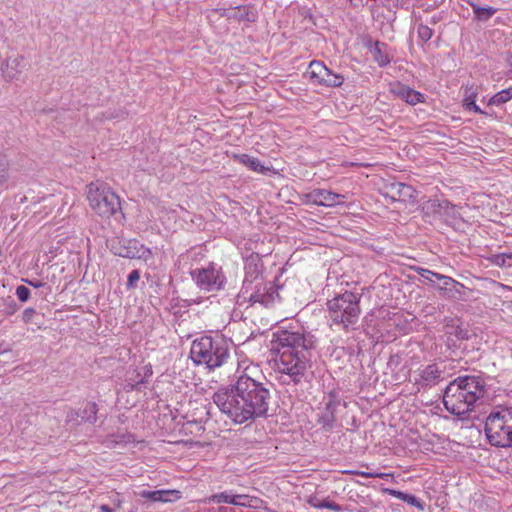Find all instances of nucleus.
Segmentation results:
<instances>
[{"instance_id": "obj_30", "label": "nucleus", "mask_w": 512, "mask_h": 512, "mask_svg": "<svg viewBox=\"0 0 512 512\" xmlns=\"http://www.w3.org/2000/svg\"><path fill=\"white\" fill-rule=\"evenodd\" d=\"M235 158L240 163L249 167L253 171L264 173L267 170L258 158L249 156L247 154L236 155Z\"/></svg>"}, {"instance_id": "obj_21", "label": "nucleus", "mask_w": 512, "mask_h": 512, "mask_svg": "<svg viewBox=\"0 0 512 512\" xmlns=\"http://www.w3.org/2000/svg\"><path fill=\"white\" fill-rule=\"evenodd\" d=\"M189 406L190 408L184 416V418L187 420V423L199 424L206 422L209 419L210 413L206 404L195 401L190 402Z\"/></svg>"}, {"instance_id": "obj_11", "label": "nucleus", "mask_w": 512, "mask_h": 512, "mask_svg": "<svg viewBox=\"0 0 512 512\" xmlns=\"http://www.w3.org/2000/svg\"><path fill=\"white\" fill-rule=\"evenodd\" d=\"M436 279L442 282L441 285L436 286L442 296L458 301L468 299L471 290L465 287L464 284L443 274L436 275Z\"/></svg>"}, {"instance_id": "obj_4", "label": "nucleus", "mask_w": 512, "mask_h": 512, "mask_svg": "<svg viewBox=\"0 0 512 512\" xmlns=\"http://www.w3.org/2000/svg\"><path fill=\"white\" fill-rule=\"evenodd\" d=\"M360 300L361 295L351 291H345L328 300L326 305L331 323L346 332L355 329L361 314Z\"/></svg>"}, {"instance_id": "obj_3", "label": "nucleus", "mask_w": 512, "mask_h": 512, "mask_svg": "<svg viewBox=\"0 0 512 512\" xmlns=\"http://www.w3.org/2000/svg\"><path fill=\"white\" fill-rule=\"evenodd\" d=\"M190 357L196 365L204 364L209 370H214L229 360V344L223 337L205 335L192 342Z\"/></svg>"}, {"instance_id": "obj_24", "label": "nucleus", "mask_w": 512, "mask_h": 512, "mask_svg": "<svg viewBox=\"0 0 512 512\" xmlns=\"http://www.w3.org/2000/svg\"><path fill=\"white\" fill-rule=\"evenodd\" d=\"M247 495L242 494H230L228 492H222L218 494H214L210 497V501L214 503H229L233 505H246V502L244 500H247Z\"/></svg>"}, {"instance_id": "obj_49", "label": "nucleus", "mask_w": 512, "mask_h": 512, "mask_svg": "<svg viewBox=\"0 0 512 512\" xmlns=\"http://www.w3.org/2000/svg\"><path fill=\"white\" fill-rule=\"evenodd\" d=\"M143 383H145L144 379L137 381V384H143Z\"/></svg>"}, {"instance_id": "obj_38", "label": "nucleus", "mask_w": 512, "mask_h": 512, "mask_svg": "<svg viewBox=\"0 0 512 512\" xmlns=\"http://www.w3.org/2000/svg\"><path fill=\"white\" fill-rule=\"evenodd\" d=\"M340 404V400L334 394H330L328 401L325 403V412H332L335 415L336 409Z\"/></svg>"}, {"instance_id": "obj_37", "label": "nucleus", "mask_w": 512, "mask_h": 512, "mask_svg": "<svg viewBox=\"0 0 512 512\" xmlns=\"http://www.w3.org/2000/svg\"><path fill=\"white\" fill-rule=\"evenodd\" d=\"M417 33L418 37L424 42L429 41L433 36V30L427 25L423 24L418 25Z\"/></svg>"}, {"instance_id": "obj_43", "label": "nucleus", "mask_w": 512, "mask_h": 512, "mask_svg": "<svg viewBox=\"0 0 512 512\" xmlns=\"http://www.w3.org/2000/svg\"><path fill=\"white\" fill-rule=\"evenodd\" d=\"M24 282H26L28 285L34 287V288H40V287H44L46 286V283L42 282V281H39V280H29V279H25L23 280Z\"/></svg>"}, {"instance_id": "obj_2", "label": "nucleus", "mask_w": 512, "mask_h": 512, "mask_svg": "<svg viewBox=\"0 0 512 512\" xmlns=\"http://www.w3.org/2000/svg\"><path fill=\"white\" fill-rule=\"evenodd\" d=\"M314 343V336L310 333L288 330L274 333L272 349L278 356L275 364L278 371L287 377L282 379L283 384L308 382Z\"/></svg>"}, {"instance_id": "obj_40", "label": "nucleus", "mask_w": 512, "mask_h": 512, "mask_svg": "<svg viewBox=\"0 0 512 512\" xmlns=\"http://www.w3.org/2000/svg\"><path fill=\"white\" fill-rule=\"evenodd\" d=\"M140 279V272L139 270H132L129 275H128V279H127V288L128 289H133L136 287V284L137 282L139 281Z\"/></svg>"}, {"instance_id": "obj_19", "label": "nucleus", "mask_w": 512, "mask_h": 512, "mask_svg": "<svg viewBox=\"0 0 512 512\" xmlns=\"http://www.w3.org/2000/svg\"><path fill=\"white\" fill-rule=\"evenodd\" d=\"M141 498L147 499L152 502H174L181 498V492L174 489H163V490H143L139 492Z\"/></svg>"}, {"instance_id": "obj_39", "label": "nucleus", "mask_w": 512, "mask_h": 512, "mask_svg": "<svg viewBox=\"0 0 512 512\" xmlns=\"http://www.w3.org/2000/svg\"><path fill=\"white\" fill-rule=\"evenodd\" d=\"M30 289L24 285H20L16 288V296L21 302H27L30 298Z\"/></svg>"}, {"instance_id": "obj_6", "label": "nucleus", "mask_w": 512, "mask_h": 512, "mask_svg": "<svg viewBox=\"0 0 512 512\" xmlns=\"http://www.w3.org/2000/svg\"><path fill=\"white\" fill-rule=\"evenodd\" d=\"M511 419L507 408L498 407L486 418L484 431L488 442L495 447H512V430L509 420Z\"/></svg>"}, {"instance_id": "obj_9", "label": "nucleus", "mask_w": 512, "mask_h": 512, "mask_svg": "<svg viewBox=\"0 0 512 512\" xmlns=\"http://www.w3.org/2000/svg\"><path fill=\"white\" fill-rule=\"evenodd\" d=\"M108 246L113 254L123 258L146 259L151 255L150 249L136 239L116 237L108 241Z\"/></svg>"}, {"instance_id": "obj_35", "label": "nucleus", "mask_w": 512, "mask_h": 512, "mask_svg": "<svg viewBox=\"0 0 512 512\" xmlns=\"http://www.w3.org/2000/svg\"><path fill=\"white\" fill-rule=\"evenodd\" d=\"M318 422L322 425L325 430H331L335 422V415L332 412H323L319 417Z\"/></svg>"}, {"instance_id": "obj_12", "label": "nucleus", "mask_w": 512, "mask_h": 512, "mask_svg": "<svg viewBox=\"0 0 512 512\" xmlns=\"http://www.w3.org/2000/svg\"><path fill=\"white\" fill-rule=\"evenodd\" d=\"M191 275L196 284L203 290H218L222 287L223 276L214 267L194 270Z\"/></svg>"}, {"instance_id": "obj_13", "label": "nucleus", "mask_w": 512, "mask_h": 512, "mask_svg": "<svg viewBox=\"0 0 512 512\" xmlns=\"http://www.w3.org/2000/svg\"><path fill=\"white\" fill-rule=\"evenodd\" d=\"M97 405L94 402H86L78 409H70L66 415V425L79 426L83 422L93 424L97 420Z\"/></svg>"}, {"instance_id": "obj_17", "label": "nucleus", "mask_w": 512, "mask_h": 512, "mask_svg": "<svg viewBox=\"0 0 512 512\" xmlns=\"http://www.w3.org/2000/svg\"><path fill=\"white\" fill-rule=\"evenodd\" d=\"M307 197L311 203L326 207L338 205L342 203L343 199L345 198V196L342 194L334 193L325 189H315L311 191Z\"/></svg>"}, {"instance_id": "obj_32", "label": "nucleus", "mask_w": 512, "mask_h": 512, "mask_svg": "<svg viewBox=\"0 0 512 512\" xmlns=\"http://www.w3.org/2000/svg\"><path fill=\"white\" fill-rule=\"evenodd\" d=\"M476 96L477 93L475 91H472L471 93H468V89L465 91V98L463 100V106L465 109L473 111L478 114H485L483 110L476 104Z\"/></svg>"}, {"instance_id": "obj_41", "label": "nucleus", "mask_w": 512, "mask_h": 512, "mask_svg": "<svg viewBox=\"0 0 512 512\" xmlns=\"http://www.w3.org/2000/svg\"><path fill=\"white\" fill-rule=\"evenodd\" d=\"M7 178V163L3 158H0V185L6 182Z\"/></svg>"}, {"instance_id": "obj_20", "label": "nucleus", "mask_w": 512, "mask_h": 512, "mask_svg": "<svg viewBox=\"0 0 512 512\" xmlns=\"http://www.w3.org/2000/svg\"><path fill=\"white\" fill-rule=\"evenodd\" d=\"M261 268L262 265L258 255L248 258L244 266L245 278L242 286H247V284L252 285L258 281H263L264 279L261 275Z\"/></svg>"}, {"instance_id": "obj_28", "label": "nucleus", "mask_w": 512, "mask_h": 512, "mask_svg": "<svg viewBox=\"0 0 512 512\" xmlns=\"http://www.w3.org/2000/svg\"><path fill=\"white\" fill-rule=\"evenodd\" d=\"M470 6L472 7L474 18L477 21L485 22L497 12V9L491 6L481 7L473 2H470Z\"/></svg>"}, {"instance_id": "obj_16", "label": "nucleus", "mask_w": 512, "mask_h": 512, "mask_svg": "<svg viewBox=\"0 0 512 512\" xmlns=\"http://www.w3.org/2000/svg\"><path fill=\"white\" fill-rule=\"evenodd\" d=\"M443 374L444 369L440 368L438 364L432 363L420 370L419 378L415 383L419 386V389L430 388L443 380Z\"/></svg>"}, {"instance_id": "obj_45", "label": "nucleus", "mask_w": 512, "mask_h": 512, "mask_svg": "<svg viewBox=\"0 0 512 512\" xmlns=\"http://www.w3.org/2000/svg\"><path fill=\"white\" fill-rule=\"evenodd\" d=\"M18 310V306L14 300H10L9 303V310L7 311V314H13Z\"/></svg>"}, {"instance_id": "obj_42", "label": "nucleus", "mask_w": 512, "mask_h": 512, "mask_svg": "<svg viewBox=\"0 0 512 512\" xmlns=\"http://www.w3.org/2000/svg\"><path fill=\"white\" fill-rule=\"evenodd\" d=\"M36 314V311L34 308H26L23 311L22 319L25 323L32 322L33 316Z\"/></svg>"}, {"instance_id": "obj_23", "label": "nucleus", "mask_w": 512, "mask_h": 512, "mask_svg": "<svg viewBox=\"0 0 512 512\" xmlns=\"http://www.w3.org/2000/svg\"><path fill=\"white\" fill-rule=\"evenodd\" d=\"M365 46L371 52L373 59L378 63L379 66L384 67L390 63V58L386 54L385 49L387 48V44L380 41H373L369 39Z\"/></svg>"}, {"instance_id": "obj_29", "label": "nucleus", "mask_w": 512, "mask_h": 512, "mask_svg": "<svg viewBox=\"0 0 512 512\" xmlns=\"http://www.w3.org/2000/svg\"><path fill=\"white\" fill-rule=\"evenodd\" d=\"M389 494L396 497L397 499H400V500L408 503L411 506L416 507L417 509H419L421 511L424 510V503L412 494H408V493H405L402 491H397V490H389Z\"/></svg>"}, {"instance_id": "obj_48", "label": "nucleus", "mask_w": 512, "mask_h": 512, "mask_svg": "<svg viewBox=\"0 0 512 512\" xmlns=\"http://www.w3.org/2000/svg\"><path fill=\"white\" fill-rule=\"evenodd\" d=\"M506 253V258H508V260L510 262H512V252H505Z\"/></svg>"}, {"instance_id": "obj_7", "label": "nucleus", "mask_w": 512, "mask_h": 512, "mask_svg": "<svg viewBox=\"0 0 512 512\" xmlns=\"http://www.w3.org/2000/svg\"><path fill=\"white\" fill-rule=\"evenodd\" d=\"M477 400L469 392L461 390L451 382L445 389L443 404L446 410L456 416H463L473 410Z\"/></svg>"}, {"instance_id": "obj_33", "label": "nucleus", "mask_w": 512, "mask_h": 512, "mask_svg": "<svg viewBox=\"0 0 512 512\" xmlns=\"http://www.w3.org/2000/svg\"><path fill=\"white\" fill-rule=\"evenodd\" d=\"M511 99H512V87H509L507 89H504V90L496 93L494 96H492L488 101V105L499 106L501 104L508 102Z\"/></svg>"}, {"instance_id": "obj_18", "label": "nucleus", "mask_w": 512, "mask_h": 512, "mask_svg": "<svg viewBox=\"0 0 512 512\" xmlns=\"http://www.w3.org/2000/svg\"><path fill=\"white\" fill-rule=\"evenodd\" d=\"M388 189L387 196L393 201L416 202L417 192L411 185L395 182L392 183Z\"/></svg>"}, {"instance_id": "obj_22", "label": "nucleus", "mask_w": 512, "mask_h": 512, "mask_svg": "<svg viewBox=\"0 0 512 512\" xmlns=\"http://www.w3.org/2000/svg\"><path fill=\"white\" fill-rule=\"evenodd\" d=\"M392 93L404 100L406 103L410 105H416L420 102H423L424 96L418 91L410 88L409 86L402 85L398 83L396 86L392 88Z\"/></svg>"}, {"instance_id": "obj_5", "label": "nucleus", "mask_w": 512, "mask_h": 512, "mask_svg": "<svg viewBox=\"0 0 512 512\" xmlns=\"http://www.w3.org/2000/svg\"><path fill=\"white\" fill-rule=\"evenodd\" d=\"M87 198L91 209L103 218L121 214L119 196L104 182H92L88 186Z\"/></svg>"}, {"instance_id": "obj_25", "label": "nucleus", "mask_w": 512, "mask_h": 512, "mask_svg": "<svg viewBox=\"0 0 512 512\" xmlns=\"http://www.w3.org/2000/svg\"><path fill=\"white\" fill-rule=\"evenodd\" d=\"M445 344L452 360H462L467 353V345L464 341H457L452 337H447Z\"/></svg>"}, {"instance_id": "obj_14", "label": "nucleus", "mask_w": 512, "mask_h": 512, "mask_svg": "<svg viewBox=\"0 0 512 512\" xmlns=\"http://www.w3.org/2000/svg\"><path fill=\"white\" fill-rule=\"evenodd\" d=\"M452 382L456 383V385L464 392H469L472 397L474 395L477 401L485 395V381L480 376H460Z\"/></svg>"}, {"instance_id": "obj_26", "label": "nucleus", "mask_w": 512, "mask_h": 512, "mask_svg": "<svg viewBox=\"0 0 512 512\" xmlns=\"http://www.w3.org/2000/svg\"><path fill=\"white\" fill-rule=\"evenodd\" d=\"M24 58L23 56H17L15 58H8L6 61V70L4 71L6 77L9 79H13L16 77L18 73L22 71L24 68Z\"/></svg>"}, {"instance_id": "obj_31", "label": "nucleus", "mask_w": 512, "mask_h": 512, "mask_svg": "<svg viewBox=\"0 0 512 512\" xmlns=\"http://www.w3.org/2000/svg\"><path fill=\"white\" fill-rule=\"evenodd\" d=\"M447 337H452L457 341H465L469 339V332L460 325H447Z\"/></svg>"}, {"instance_id": "obj_46", "label": "nucleus", "mask_w": 512, "mask_h": 512, "mask_svg": "<svg viewBox=\"0 0 512 512\" xmlns=\"http://www.w3.org/2000/svg\"><path fill=\"white\" fill-rule=\"evenodd\" d=\"M100 509L102 512H113V509L110 508L108 505H102Z\"/></svg>"}, {"instance_id": "obj_47", "label": "nucleus", "mask_w": 512, "mask_h": 512, "mask_svg": "<svg viewBox=\"0 0 512 512\" xmlns=\"http://www.w3.org/2000/svg\"><path fill=\"white\" fill-rule=\"evenodd\" d=\"M145 376H150L152 374V369L151 367H145Z\"/></svg>"}, {"instance_id": "obj_27", "label": "nucleus", "mask_w": 512, "mask_h": 512, "mask_svg": "<svg viewBox=\"0 0 512 512\" xmlns=\"http://www.w3.org/2000/svg\"><path fill=\"white\" fill-rule=\"evenodd\" d=\"M307 503L317 509H330L336 512L342 511V507L329 499H319L317 496H310Z\"/></svg>"}, {"instance_id": "obj_34", "label": "nucleus", "mask_w": 512, "mask_h": 512, "mask_svg": "<svg viewBox=\"0 0 512 512\" xmlns=\"http://www.w3.org/2000/svg\"><path fill=\"white\" fill-rule=\"evenodd\" d=\"M412 269L415 272H417L421 277H423L425 280H427L433 287H436L435 281L433 280V278L436 279V275H441L440 273L433 272L431 270H428L426 268L419 267V266L412 267Z\"/></svg>"}, {"instance_id": "obj_44", "label": "nucleus", "mask_w": 512, "mask_h": 512, "mask_svg": "<svg viewBox=\"0 0 512 512\" xmlns=\"http://www.w3.org/2000/svg\"><path fill=\"white\" fill-rule=\"evenodd\" d=\"M357 475H360L365 478H376L383 477L384 474L370 473V472H356Z\"/></svg>"}, {"instance_id": "obj_15", "label": "nucleus", "mask_w": 512, "mask_h": 512, "mask_svg": "<svg viewBox=\"0 0 512 512\" xmlns=\"http://www.w3.org/2000/svg\"><path fill=\"white\" fill-rule=\"evenodd\" d=\"M426 214H433L439 217L458 219L460 214L457 207L447 200H429L423 207Z\"/></svg>"}, {"instance_id": "obj_8", "label": "nucleus", "mask_w": 512, "mask_h": 512, "mask_svg": "<svg viewBox=\"0 0 512 512\" xmlns=\"http://www.w3.org/2000/svg\"><path fill=\"white\" fill-rule=\"evenodd\" d=\"M239 299L249 301L252 304L260 303L261 305L268 307L273 304L276 300L280 299L278 293V287L274 286L271 282L258 281L252 285L242 286L241 291L238 295Z\"/></svg>"}, {"instance_id": "obj_10", "label": "nucleus", "mask_w": 512, "mask_h": 512, "mask_svg": "<svg viewBox=\"0 0 512 512\" xmlns=\"http://www.w3.org/2000/svg\"><path fill=\"white\" fill-rule=\"evenodd\" d=\"M310 79L314 82L327 87H339L344 82V77L332 72L321 61H312L308 68Z\"/></svg>"}, {"instance_id": "obj_1", "label": "nucleus", "mask_w": 512, "mask_h": 512, "mask_svg": "<svg viewBox=\"0 0 512 512\" xmlns=\"http://www.w3.org/2000/svg\"><path fill=\"white\" fill-rule=\"evenodd\" d=\"M270 384L242 373L233 384L219 388L213 401L234 423L253 422L268 416L272 401Z\"/></svg>"}, {"instance_id": "obj_36", "label": "nucleus", "mask_w": 512, "mask_h": 512, "mask_svg": "<svg viewBox=\"0 0 512 512\" xmlns=\"http://www.w3.org/2000/svg\"><path fill=\"white\" fill-rule=\"evenodd\" d=\"M489 260L493 265H496L499 267H511L512 266V262H510L508 260V258H506V253L494 254L489 258Z\"/></svg>"}]
</instances>
